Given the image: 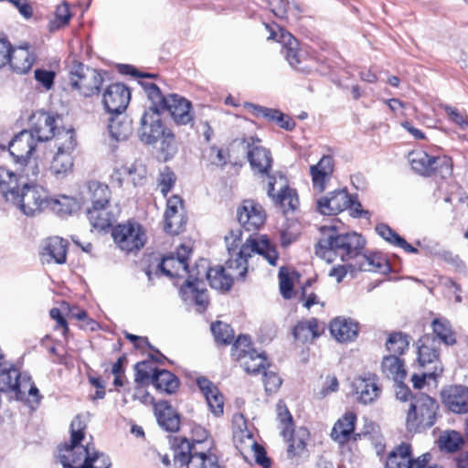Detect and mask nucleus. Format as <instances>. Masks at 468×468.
Masks as SVG:
<instances>
[{
    "instance_id": "64",
    "label": "nucleus",
    "mask_w": 468,
    "mask_h": 468,
    "mask_svg": "<svg viewBox=\"0 0 468 468\" xmlns=\"http://www.w3.org/2000/svg\"><path fill=\"white\" fill-rule=\"evenodd\" d=\"M263 383L267 392H275L282 384L281 378L272 371H263Z\"/></svg>"
},
{
    "instance_id": "17",
    "label": "nucleus",
    "mask_w": 468,
    "mask_h": 468,
    "mask_svg": "<svg viewBox=\"0 0 468 468\" xmlns=\"http://www.w3.org/2000/svg\"><path fill=\"white\" fill-rule=\"evenodd\" d=\"M7 148L15 162L35 155L38 151V142L34 137V133L23 130L9 142Z\"/></svg>"
},
{
    "instance_id": "62",
    "label": "nucleus",
    "mask_w": 468,
    "mask_h": 468,
    "mask_svg": "<svg viewBox=\"0 0 468 468\" xmlns=\"http://www.w3.org/2000/svg\"><path fill=\"white\" fill-rule=\"evenodd\" d=\"M359 257L357 268L362 271H377L381 266V264L377 261L376 255L361 254Z\"/></svg>"
},
{
    "instance_id": "10",
    "label": "nucleus",
    "mask_w": 468,
    "mask_h": 468,
    "mask_svg": "<svg viewBox=\"0 0 468 468\" xmlns=\"http://www.w3.org/2000/svg\"><path fill=\"white\" fill-rule=\"evenodd\" d=\"M112 235L116 245L126 252L141 250L146 241V235L143 227L131 221L117 225L112 229Z\"/></svg>"
},
{
    "instance_id": "22",
    "label": "nucleus",
    "mask_w": 468,
    "mask_h": 468,
    "mask_svg": "<svg viewBox=\"0 0 468 468\" xmlns=\"http://www.w3.org/2000/svg\"><path fill=\"white\" fill-rule=\"evenodd\" d=\"M352 388L356 399L364 405L374 402L381 394L375 376L358 377L352 382Z\"/></svg>"
},
{
    "instance_id": "35",
    "label": "nucleus",
    "mask_w": 468,
    "mask_h": 468,
    "mask_svg": "<svg viewBox=\"0 0 468 468\" xmlns=\"http://www.w3.org/2000/svg\"><path fill=\"white\" fill-rule=\"evenodd\" d=\"M35 56L28 47H17L10 49L8 64L14 71L19 74L27 73L35 61Z\"/></svg>"
},
{
    "instance_id": "24",
    "label": "nucleus",
    "mask_w": 468,
    "mask_h": 468,
    "mask_svg": "<svg viewBox=\"0 0 468 468\" xmlns=\"http://www.w3.org/2000/svg\"><path fill=\"white\" fill-rule=\"evenodd\" d=\"M120 209L111 203L105 206L90 207L87 209L88 219L91 227L98 230L109 229L116 221Z\"/></svg>"
},
{
    "instance_id": "50",
    "label": "nucleus",
    "mask_w": 468,
    "mask_h": 468,
    "mask_svg": "<svg viewBox=\"0 0 468 468\" xmlns=\"http://www.w3.org/2000/svg\"><path fill=\"white\" fill-rule=\"evenodd\" d=\"M410 346L409 335L395 332L389 335L386 341V348L391 354L390 356H401L408 350Z\"/></svg>"
},
{
    "instance_id": "6",
    "label": "nucleus",
    "mask_w": 468,
    "mask_h": 468,
    "mask_svg": "<svg viewBox=\"0 0 468 468\" xmlns=\"http://www.w3.org/2000/svg\"><path fill=\"white\" fill-rule=\"evenodd\" d=\"M58 459L62 465H70L73 468H109L110 459L104 453L97 452L93 446H73L65 453L58 454Z\"/></svg>"
},
{
    "instance_id": "45",
    "label": "nucleus",
    "mask_w": 468,
    "mask_h": 468,
    "mask_svg": "<svg viewBox=\"0 0 468 468\" xmlns=\"http://www.w3.org/2000/svg\"><path fill=\"white\" fill-rule=\"evenodd\" d=\"M109 133L116 141H124L133 133L131 121L125 116L111 118L108 125Z\"/></svg>"
},
{
    "instance_id": "46",
    "label": "nucleus",
    "mask_w": 468,
    "mask_h": 468,
    "mask_svg": "<svg viewBox=\"0 0 468 468\" xmlns=\"http://www.w3.org/2000/svg\"><path fill=\"white\" fill-rule=\"evenodd\" d=\"M318 322L315 318L299 322L293 328V336L303 343L313 340L320 335Z\"/></svg>"
},
{
    "instance_id": "8",
    "label": "nucleus",
    "mask_w": 468,
    "mask_h": 468,
    "mask_svg": "<svg viewBox=\"0 0 468 468\" xmlns=\"http://www.w3.org/2000/svg\"><path fill=\"white\" fill-rule=\"evenodd\" d=\"M69 81L70 87L80 94L89 97L97 94L102 84L101 74L80 61H72L69 69Z\"/></svg>"
},
{
    "instance_id": "9",
    "label": "nucleus",
    "mask_w": 468,
    "mask_h": 468,
    "mask_svg": "<svg viewBox=\"0 0 468 468\" xmlns=\"http://www.w3.org/2000/svg\"><path fill=\"white\" fill-rule=\"evenodd\" d=\"M55 146L57 147V152L51 161L49 171L57 178H61L71 171L73 166L71 153L76 147L74 131L68 129L67 131L59 132Z\"/></svg>"
},
{
    "instance_id": "60",
    "label": "nucleus",
    "mask_w": 468,
    "mask_h": 468,
    "mask_svg": "<svg viewBox=\"0 0 468 468\" xmlns=\"http://www.w3.org/2000/svg\"><path fill=\"white\" fill-rule=\"evenodd\" d=\"M435 173L441 177L446 178L452 174V161L448 156L435 157Z\"/></svg>"
},
{
    "instance_id": "11",
    "label": "nucleus",
    "mask_w": 468,
    "mask_h": 468,
    "mask_svg": "<svg viewBox=\"0 0 468 468\" xmlns=\"http://www.w3.org/2000/svg\"><path fill=\"white\" fill-rule=\"evenodd\" d=\"M431 458L430 453H424L415 460L412 459L410 445L402 442L388 452L386 468H441L430 463Z\"/></svg>"
},
{
    "instance_id": "51",
    "label": "nucleus",
    "mask_w": 468,
    "mask_h": 468,
    "mask_svg": "<svg viewBox=\"0 0 468 468\" xmlns=\"http://www.w3.org/2000/svg\"><path fill=\"white\" fill-rule=\"evenodd\" d=\"M234 444L240 454L247 458V453L257 447V441L249 431H239L234 433Z\"/></svg>"
},
{
    "instance_id": "20",
    "label": "nucleus",
    "mask_w": 468,
    "mask_h": 468,
    "mask_svg": "<svg viewBox=\"0 0 468 468\" xmlns=\"http://www.w3.org/2000/svg\"><path fill=\"white\" fill-rule=\"evenodd\" d=\"M56 119L46 112H38L32 116V128L29 131L34 133V137L38 143L48 141L52 138L57 139L59 132L68 129L57 130Z\"/></svg>"
},
{
    "instance_id": "59",
    "label": "nucleus",
    "mask_w": 468,
    "mask_h": 468,
    "mask_svg": "<svg viewBox=\"0 0 468 468\" xmlns=\"http://www.w3.org/2000/svg\"><path fill=\"white\" fill-rule=\"evenodd\" d=\"M157 368L152 367V365L146 361L139 362L135 365V381L143 383L151 378Z\"/></svg>"
},
{
    "instance_id": "61",
    "label": "nucleus",
    "mask_w": 468,
    "mask_h": 468,
    "mask_svg": "<svg viewBox=\"0 0 468 468\" xmlns=\"http://www.w3.org/2000/svg\"><path fill=\"white\" fill-rule=\"evenodd\" d=\"M35 80L41 84L46 90H49L55 79V72L52 70L37 69L34 72Z\"/></svg>"
},
{
    "instance_id": "37",
    "label": "nucleus",
    "mask_w": 468,
    "mask_h": 468,
    "mask_svg": "<svg viewBox=\"0 0 468 468\" xmlns=\"http://www.w3.org/2000/svg\"><path fill=\"white\" fill-rule=\"evenodd\" d=\"M20 179L26 178L33 184L42 174L43 165L37 157L32 155L14 162Z\"/></svg>"
},
{
    "instance_id": "18",
    "label": "nucleus",
    "mask_w": 468,
    "mask_h": 468,
    "mask_svg": "<svg viewBox=\"0 0 468 468\" xmlns=\"http://www.w3.org/2000/svg\"><path fill=\"white\" fill-rule=\"evenodd\" d=\"M131 99L129 89L122 83H113L103 93V105L109 113H122Z\"/></svg>"
},
{
    "instance_id": "48",
    "label": "nucleus",
    "mask_w": 468,
    "mask_h": 468,
    "mask_svg": "<svg viewBox=\"0 0 468 468\" xmlns=\"http://www.w3.org/2000/svg\"><path fill=\"white\" fill-rule=\"evenodd\" d=\"M86 420L81 415H77L71 421L70 431H71V441L70 444H66L63 447L58 448V453H65L67 450L71 449L73 446H82L80 441L84 437V430L86 429Z\"/></svg>"
},
{
    "instance_id": "7",
    "label": "nucleus",
    "mask_w": 468,
    "mask_h": 468,
    "mask_svg": "<svg viewBox=\"0 0 468 468\" xmlns=\"http://www.w3.org/2000/svg\"><path fill=\"white\" fill-rule=\"evenodd\" d=\"M16 197L17 198L10 202L27 216H37L48 207V193L46 188L37 184L23 183V187L16 194Z\"/></svg>"
},
{
    "instance_id": "55",
    "label": "nucleus",
    "mask_w": 468,
    "mask_h": 468,
    "mask_svg": "<svg viewBox=\"0 0 468 468\" xmlns=\"http://www.w3.org/2000/svg\"><path fill=\"white\" fill-rule=\"evenodd\" d=\"M159 140H161L160 149L162 154L165 155V159L167 160L172 158L178 149L174 133L170 129L166 128Z\"/></svg>"
},
{
    "instance_id": "3",
    "label": "nucleus",
    "mask_w": 468,
    "mask_h": 468,
    "mask_svg": "<svg viewBox=\"0 0 468 468\" xmlns=\"http://www.w3.org/2000/svg\"><path fill=\"white\" fill-rule=\"evenodd\" d=\"M204 443L206 441L190 442L180 436L170 438L175 461L181 465H186V468H220L217 454Z\"/></svg>"
},
{
    "instance_id": "52",
    "label": "nucleus",
    "mask_w": 468,
    "mask_h": 468,
    "mask_svg": "<svg viewBox=\"0 0 468 468\" xmlns=\"http://www.w3.org/2000/svg\"><path fill=\"white\" fill-rule=\"evenodd\" d=\"M438 442L441 449L452 452L462 446L463 440L459 432L446 431L440 435Z\"/></svg>"
},
{
    "instance_id": "34",
    "label": "nucleus",
    "mask_w": 468,
    "mask_h": 468,
    "mask_svg": "<svg viewBox=\"0 0 468 468\" xmlns=\"http://www.w3.org/2000/svg\"><path fill=\"white\" fill-rule=\"evenodd\" d=\"M154 412L159 425L167 431H176L179 429L178 414L167 401L154 404Z\"/></svg>"
},
{
    "instance_id": "32",
    "label": "nucleus",
    "mask_w": 468,
    "mask_h": 468,
    "mask_svg": "<svg viewBox=\"0 0 468 468\" xmlns=\"http://www.w3.org/2000/svg\"><path fill=\"white\" fill-rule=\"evenodd\" d=\"M276 179L269 176L268 196L272 198L275 203H279L283 211L294 210L298 206V197L294 190L289 188L284 184L281 186L280 191L274 193V185Z\"/></svg>"
},
{
    "instance_id": "21",
    "label": "nucleus",
    "mask_w": 468,
    "mask_h": 468,
    "mask_svg": "<svg viewBox=\"0 0 468 468\" xmlns=\"http://www.w3.org/2000/svg\"><path fill=\"white\" fill-rule=\"evenodd\" d=\"M186 223L182 199L178 196L171 197L167 200L165 212V230L169 234L177 235L183 230Z\"/></svg>"
},
{
    "instance_id": "29",
    "label": "nucleus",
    "mask_w": 468,
    "mask_h": 468,
    "mask_svg": "<svg viewBox=\"0 0 468 468\" xmlns=\"http://www.w3.org/2000/svg\"><path fill=\"white\" fill-rule=\"evenodd\" d=\"M309 431L306 428L300 427L297 430L289 429L287 455L290 459H303L308 457L307 441Z\"/></svg>"
},
{
    "instance_id": "49",
    "label": "nucleus",
    "mask_w": 468,
    "mask_h": 468,
    "mask_svg": "<svg viewBox=\"0 0 468 468\" xmlns=\"http://www.w3.org/2000/svg\"><path fill=\"white\" fill-rule=\"evenodd\" d=\"M431 325L435 335L434 336L440 341V343L442 342L447 346L455 344V335L447 320L440 318L434 319Z\"/></svg>"
},
{
    "instance_id": "38",
    "label": "nucleus",
    "mask_w": 468,
    "mask_h": 468,
    "mask_svg": "<svg viewBox=\"0 0 468 468\" xmlns=\"http://www.w3.org/2000/svg\"><path fill=\"white\" fill-rule=\"evenodd\" d=\"M85 197L91 202V207L110 204L111 190L109 186L98 181H90L85 186Z\"/></svg>"
},
{
    "instance_id": "2",
    "label": "nucleus",
    "mask_w": 468,
    "mask_h": 468,
    "mask_svg": "<svg viewBox=\"0 0 468 468\" xmlns=\"http://www.w3.org/2000/svg\"><path fill=\"white\" fill-rule=\"evenodd\" d=\"M315 254L330 263L336 260L347 261L361 255L366 240L356 232L338 233L335 226H323Z\"/></svg>"
},
{
    "instance_id": "14",
    "label": "nucleus",
    "mask_w": 468,
    "mask_h": 468,
    "mask_svg": "<svg viewBox=\"0 0 468 468\" xmlns=\"http://www.w3.org/2000/svg\"><path fill=\"white\" fill-rule=\"evenodd\" d=\"M247 150V157L255 173L268 175L271 167L272 158L268 149L261 144V140L250 137L243 140Z\"/></svg>"
},
{
    "instance_id": "36",
    "label": "nucleus",
    "mask_w": 468,
    "mask_h": 468,
    "mask_svg": "<svg viewBox=\"0 0 468 468\" xmlns=\"http://www.w3.org/2000/svg\"><path fill=\"white\" fill-rule=\"evenodd\" d=\"M236 359L249 374L255 375L266 369L267 358L264 353L250 350V352L236 354Z\"/></svg>"
},
{
    "instance_id": "56",
    "label": "nucleus",
    "mask_w": 468,
    "mask_h": 468,
    "mask_svg": "<svg viewBox=\"0 0 468 468\" xmlns=\"http://www.w3.org/2000/svg\"><path fill=\"white\" fill-rule=\"evenodd\" d=\"M244 108L255 117H262L268 121L276 122L282 116V112L276 109L260 106L250 102H245Z\"/></svg>"
},
{
    "instance_id": "15",
    "label": "nucleus",
    "mask_w": 468,
    "mask_h": 468,
    "mask_svg": "<svg viewBox=\"0 0 468 468\" xmlns=\"http://www.w3.org/2000/svg\"><path fill=\"white\" fill-rule=\"evenodd\" d=\"M237 213L239 223L248 231L258 230L266 219L262 207L250 199L244 200Z\"/></svg>"
},
{
    "instance_id": "23",
    "label": "nucleus",
    "mask_w": 468,
    "mask_h": 468,
    "mask_svg": "<svg viewBox=\"0 0 468 468\" xmlns=\"http://www.w3.org/2000/svg\"><path fill=\"white\" fill-rule=\"evenodd\" d=\"M350 206V195L346 189L329 192L317 200V210L323 215H336Z\"/></svg>"
},
{
    "instance_id": "39",
    "label": "nucleus",
    "mask_w": 468,
    "mask_h": 468,
    "mask_svg": "<svg viewBox=\"0 0 468 468\" xmlns=\"http://www.w3.org/2000/svg\"><path fill=\"white\" fill-rule=\"evenodd\" d=\"M280 42L282 43V52L284 54L289 64L297 70H303L299 67L302 62L301 53L298 50V41L289 32L281 31Z\"/></svg>"
},
{
    "instance_id": "44",
    "label": "nucleus",
    "mask_w": 468,
    "mask_h": 468,
    "mask_svg": "<svg viewBox=\"0 0 468 468\" xmlns=\"http://www.w3.org/2000/svg\"><path fill=\"white\" fill-rule=\"evenodd\" d=\"M152 383L156 389L167 394H173L178 388L179 381L177 378L170 371L165 369H157L152 376Z\"/></svg>"
},
{
    "instance_id": "63",
    "label": "nucleus",
    "mask_w": 468,
    "mask_h": 468,
    "mask_svg": "<svg viewBox=\"0 0 468 468\" xmlns=\"http://www.w3.org/2000/svg\"><path fill=\"white\" fill-rule=\"evenodd\" d=\"M70 16L69 5L67 4L59 5L56 9V20L53 22L51 29L67 25Z\"/></svg>"
},
{
    "instance_id": "28",
    "label": "nucleus",
    "mask_w": 468,
    "mask_h": 468,
    "mask_svg": "<svg viewBox=\"0 0 468 468\" xmlns=\"http://www.w3.org/2000/svg\"><path fill=\"white\" fill-rule=\"evenodd\" d=\"M27 387L20 381V373L14 367L0 365V391L11 393L16 399H22Z\"/></svg>"
},
{
    "instance_id": "19",
    "label": "nucleus",
    "mask_w": 468,
    "mask_h": 468,
    "mask_svg": "<svg viewBox=\"0 0 468 468\" xmlns=\"http://www.w3.org/2000/svg\"><path fill=\"white\" fill-rule=\"evenodd\" d=\"M443 405L452 413L468 414V388L452 385L441 391Z\"/></svg>"
},
{
    "instance_id": "57",
    "label": "nucleus",
    "mask_w": 468,
    "mask_h": 468,
    "mask_svg": "<svg viewBox=\"0 0 468 468\" xmlns=\"http://www.w3.org/2000/svg\"><path fill=\"white\" fill-rule=\"evenodd\" d=\"M176 177L175 173L167 166H165L159 173L158 186L160 191L164 196H166L168 192L175 186Z\"/></svg>"
},
{
    "instance_id": "47",
    "label": "nucleus",
    "mask_w": 468,
    "mask_h": 468,
    "mask_svg": "<svg viewBox=\"0 0 468 468\" xmlns=\"http://www.w3.org/2000/svg\"><path fill=\"white\" fill-rule=\"evenodd\" d=\"M48 207L58 216L64 217L77 210L79 204L75 198L63 195L57 198L49 197Z\"/></svg>"
},
{
    "instance_id": "31",
    "label": "nucleus",
    "mask_w": 468,
    "mask_h": 468,
    "mask_svg": "<svg viewBox=\"0 0 468 468\" xmlns=\"http://www.w3.org/2000/svg\"><path fill=\"white\" fill-rule=\"evenodd\" d=\"M330 333L338 342H350L357 336L358 324L350 318L336 317L330 324Z\"/></svg>"
},
{
    "instance_id": "42",
    "label": "nucleus",
    "mask_w": 468,
    "mask_h": 468,
    "mask_svg": "<svg viewBox=\"0 0 468 468\" xmlns=\"http://www.w3.org/2000/svg\"><path fill=\"white\" fill-rule=\"evenodd\" d=\"M411 168L421 176H431L435 173V157L423 151H413L409 154Z\"/></svg>"
},
{
    "instance_id": "58",
    "label": "nucleus",
    "mask_w": 468,
    "mask_h": 468,
    "mask_svg": "<svg viewBox=\"0 0 468 468\" xmlns=\"http://www.w3.org/2000/svg\"><path fill=\"white\" fill-rule=\"evenodd\" d=\"M277 412H278V419L281 422V434L283 436V438H287V434L289 431V429L292 426V417L290 414L288 409L284 404L282 402H279L277 404Z\"/></svg>"
},
{
    "instance_id": "33",
    "label": "nucleus",
    "mask_w": 468,
    "mask_h": 468,
    "mask_svg": "<svg viewBox=\"0 0 468 468\" xmlns=\"http://www.w3.org/2000/svg\"><path fill=\"white\" fill-rule=\"evenodd\" d=\"M356 415L352 411L346 412L334 425L331 438L339 444H344L350 440L355 430Z\"/></svg>"
},
{
    "instance_id": "26",
    "label": "nucleus",
    "mask_w": 468,
    "mask_h": 468,
    "mask_svg": "<svg viewBox=\"0 0 468 468\" xmlns=\"http://www.w3.org/2000/svg\"><path fill=\"white\" fill-rule=\"evenodd\" d=\"M126 176L131 177L134 186L142 185L146 178V168L138 162L132 164L130 166L116 164L110 177L111 183L121 187Z\"/></svg>"
},
{
    "instance_id": "16",
    "label": "nucleus",
    "mask_w": 468,
    "mask_h": 468,
    "mask_svg": "<svg viewBox=\"0 0 468 468\" xmlns=\"http://www.w3.org/2000/svg\"><path fill=\"white\" fill-rule=\"evenodd\" d=\"M192 252V248L188 244H182L175 254L165 256L160 263V270L169 277L180 276V271L192 272L188 271L187 260Z\"/></svg>"
},
{
    "instance_id": "30",
    "label": "nucleus",
    "mask_w": 468,
    "mask_h": 468,
    "mask_svg": "<svg viewBox=\"0 0 468 468\" xmlns=\"http://www.w3.org/2000/svg\"><path fill=\"white\" fill-rule=\"evenodd\" d=\"M197 384L206 399L210 411L215 416H220L223 413L224 399L218 387L206 378H198Z\"/></svg>"
},
{
    "instance_id": "40",
    "label": "nucleus",
    "mask_w": 468,
    "mask_h": 468,
    "mask_svg": "<svg viewBox=\"0 0 468 468\" xmlns=\"http://www.w3.org/2000/svg\"><path fill=\"white\" fill-rule=\"evenodd\" d=\"M18 190V176L10 169L0 166V193L3 197L10 202L16 198Z\"/></svg>"
},
{
    "instance_id": "5",
    "label": "nucleus",
    "mask_w": 468,
    "mask_h": 468,
    "mask_svg": "<svg viewBox=\"0 0 468 468\" xmlns=\"http://www.w3.org/2000/svg\"><path fill=\"white\" fill-rule=\"evenodd\" d=\"M438 404L436 400L424 394H416L407 414L406 424L410 431H421L435 423Z\"/></svg>"
},
{
    "instance_id": "53",
    "label": "nucleus",
    "mask_w": 468,
    "mask_h": 468,
    "mask_svg": "<svg viewBox=\"0 0 468 468\" xmlns=\"http://www.w3.org/2000/svg\"><path fill=\"white\" fill-rule=\"evenodd\" d=\"M211 332L218 343L229 345L234 338V331L228 324L221 321H217L211 324Z\"/></svg>"
},
{
    "instance_id": "43",
    "label": "nucleus",
    "mask_w": 468,
    "mask_h": 468,
    "mask_svg": "<svg viewBox=\"0 0 468 468\" xmlns=\"http://www.w3.org/2000/svg\"><path fill=\"white\" fill-rule=\"evenodd\" d=\"M381 367L386 377L394 380L395 383H401L406 378L404 362L397 356H384Z\"/></svg>"
},
{
    "instance_id": "54",
    "label": "nucleus",
    "mask_w": 468,
    "mask_h": 468,
    "mask_svg": "<svg viewBox=\"0 0 468 468\" xmlns=\"http://www.w3.org/2000/svg\"><path fill=\"white\" fill-rule=\"evenodd\" d=\"M242 231L240 229H231L225 237V242L229 251V259H239V251L246 243L241 244Z\"/></svg>"
},
{
    "instance_id": "27",
    "label": "nucleus",
    "mask_w": 468,
    "mask_h": 468,
    "mask_svg": "<svg viewBox=\"0 0 468 468\" xmlns=\"http://www.w3.org/2000/svg\"><path fill=\"white\" fill-rule=\"evenodd\" d=\"M68 242L59 237H51L44 241L40 253L43 263L63 264L67 259Z\"/></svg>"
},
{
    "instance_id": "4",
    "label": "nucleus",
    "mask_w": 468,
    "mask_h": 468,
    "mask_svg": "<svg viewBox=\"0 0 468 468\" xmlns=\"http://www.w3.org/2000/svg\"><path fill=\"white\" fill-rule=\"evenodd\" d=\"M141 84L151 103L161 112H168L175 123L187 125L193 122L194 112L190 101L176 93L164 95L154 83L142 81Z\"/></svg>"
},
{
    "instance_id": "41",
    "label": "nucleus",
    "mask_w": 468,
    "mask_h": 468,
    "mask_svg": "<svg viewBox=\"0 0 468 468\" xmlns=\"http://www.w3.org/2000/svg\"><path fill=\"white\" fill-rule=\"evenodd\" d=\"M186 289L189 290L193 295L195 303L199 306L202 311L205 310L208 303L207 291L204 288L203 281L199 276L195 274V270H192V272L188 275L186 285L182 288V291Z\"/></svg>"
},
{
    "instance_id": "25",
    "label": "nucleus",
    "mask_w": 468,
    "mask_h": 468,
    "mask_svg": "<svg viewBox=\"0 0 468 468\" xmlns=\"http://www.w3.org/2000/svg\"><path fill=\"white\" fill-rule=\"evenodd\" d=\"M335 163L331 155H324L316 165L310 166L313 188L317 193L325 190L334 173Z\"/></svg>"
},
{
    "instance_id": "1",
    "label": "nucleus",
    "mask_w": 468,
    "mask_h": 468,
    "mask_svg": "<svg viewBox=\"0 0 468 468\" xmlns=\"http://www.w3.org/2000/svg\"><path fill=\"white\" fill-rule=\"evenodd\" d=\"M255 253L262 256L270 265L276 266L278 253L274 246L265 236L250 235L239 251V259H229L225 266L212 268H208L207 261L202 259L194 269L195 274L202 281L206 277L212 288L227 292L231 288L234 280L245 279L248 259Z\"/></svg>"
},
{
    "instance_id": "13",
    "label": "nucleus",
    "mask_w": 468,
    "mask_h": 468,
    "mask_svg": "<svg viewBox=\"0 0 468 468\" xmlns=\"http://www.w3.org/2000/svg\"><path fill=\"white\" fill-rule=\"evenodd\" d=\"M440 341L433 335H424L418 341V360L421 367L431 365L428 375L437 378L442 372L439 361Z\"/></svg>"
},
{
    "instance_id": "12",
    "label": "nucleus",
    "mask_w": 468,
    "mask_h": 468,
    "mask_svg": "<svg viewBox=\"0 0 468 468\" xmlns=\"http://www.w3.org/2000/svg\"><path fill=\"white\" fill-rule=\"evenodd\" d=\"M165 130L166 127L161 119V112L151 103V106L144 111L140 120V126L137 131L140 140L145 144H154Z\"/></svg>"
}]
</instances>
